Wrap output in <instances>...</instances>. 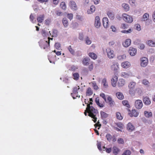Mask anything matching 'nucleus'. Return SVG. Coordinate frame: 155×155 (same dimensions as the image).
Returning a JSON list of instances; mask_svg holds the SVG:
<instances>
[{
  "mask_svg": "<svg viewBox=\"0 0 155 155\" xmlns=\"http://www.w3.org/2000/svg\"><path fill=\"white\" fill-rule=\"evenodd\" d=\"M86 111L88 114V115L94 119V122L95 123L97 119L96 116L98 113V110L95 109L93 106H90L89 104H87Z\"/></svg>",
  "mask_w": 155,
  "mask_h": 155,
  "instance_id": "1",
  "label": "nucleus"
},
{
  "mask_svg": "<svg viewBox=\"0 0 155 155\" xmlns=\"http://www.w3.org/2000/svg\"><path fill=\"white\" fill-rule=\"evenodd\" d=\"M122 17L124 20L128 23H131L133 21V18L132 16L126 13L123 14Z\"/></svg>",
  "mask_w": 155,
  "mask_h": 155,
  "instance_id": "2",
  "label": "nucleus"
},
{
  "mask_svg": "<svg viewBox=\"0 0 155 155\" xmlns=\"http://www.w3.org/2000/svg\"><path fill=\"white\" fill-rule=\"evenodd\" d=\"M79 89V86H77L73 88V93H71V95L74 99H76L78 97L80 98V96L78 95V91Z\"/></svg>",
  "mask_w": 155,
  "mask_h": 155,
  "instance_id": "3",
  "label": "nucleus"
},
{
  "mask_svg": "<svg viewBox=\"0 0 155 155\" xmlns=\"http://www.w3.org/2000/svg\"><path fill=\"white\" fill-rule=\"evenodd\" d=\"M39 46L41 48L45 49L49 47V43L45 40H41L39 42Z\"/></svg>",
  "mask_w": 155,
  "mask_h": 155,
  "instance_id": "4",
  "label": "nucleus"
},
{
  "mask_svg": "<svg viewBox=\"0 0 155 155\" xmlns=\"http://www.w3.org/2000/svg\"><path fill=\"white\" fill-rule=\"evenodd\" d=\"M106 52L108 57L110 58H112L114 57V51L109 48H107L106 49Z\"/></svg>",
  "mask_w": 155,
  "mask_h": 155,
  "instance_id": "5",
  "label": "nucleus"
},
{
  "mask_svg": "<svg viewBox=\"0 0 155 155\" xmlns=\"http://www.w3.org/2000/svg\"><path fill=\"white\" fill-rule=\"evenodd\" d=\"M140 65L141 66L145 67L148 63V59L146 57H143L141 58Z\"/></svg>",
  "mask_w": 155,
  "mask_h": 155,
  "instance_id": "6",
  "label": "nucleus"
},
{
  "mask_svg": "<svg viewBox=\"0 0 155 155\" xmlns=\"http://www.w3.org/2000/svg\"><path fill=\"white\" fill-rule=\"evenodd\" d=\"M135 106L137 109H141L143 107L142 101L140 100H137L135 102Z\"/></svg>",
  "mask_w": 155,
  "mask_h": 155,
  "instance_id": "7",
  "label": "nucleus"
},
{
  "mask_svg": "<svg viewBox=\"0 0 155 155\" xmlns=\"http://www.w3.org/2000/svg\"><path fill=\"white\" fill-rule=\"evenodd\" d=\"M69 5L70 7L72 10L75 11L78 9L77 6L74 1H70Z\"/></svg>",
  "mask_w": 155,
  "mask_h": 155,
  "instance_id": "8",
  "label": "nucleus"
},
{
  "mask_svg": "<svg viewBox=\"0 0 155 155\" xmlns=\"http://www.w3.org/2000/svg\"><path fill=\"white\" fill-rule=\"evenodd\" d=\"M90 59L88 57H86L82 59V63L84 65L87 66L91 63Z\"/></svg>",
  "mask_w": 155,
  "mask_h": 155,
  "instance_id": "9",
  "label": "nucleus"
},
{
  "mask_svg": "<svg viewBox=\"0 0 155 155\" xmlns=\"http://www.w3.org/2000/svg\"><path fill=\"white\" fill-rule=\"evenodd\" d=\"M117 80L118 77L117 76L115 75L111 79V83L113 87H115L116 86Z\"/></svg>",
  "mask_w": 155,
  "mask_h": 155,
  "instance_id": "10",
  "label": "nucleus"
},
{
  "mask_svg": "<svg viewBox=\"0 0 155 155\" xmlns=\"http://www.w3.org/2000/svg\"><path fill=\"white\" fill-rule=\"evenodd\" d=\"M101 25V23L100 21V18L99 16H96L95 18V27L98 28L100 27Z\"/></svg>",
  "mask_w": 155,
  "mask_h": 155,
  "instance_id": "11",
  "label": "nucleus"
},
{
  "mask_svg": "<svg viewBox=\"0 0 155 155\" xmlns=\"http://www.w3.org/2000/svg\"><path fill=\"white\" fill-rule=\"evenodd\" d=\"M137 49L132 47H130L128 51L130 55L132 56L135 55L137 53Z\"/></svg>",
  "mask_w": 155,
  "mask_h": 155,
  "instance_id": "12",
  "label": "nucleus"
},
{
  "mask_svg": "<svg viewBox=\"0 0 155 155\" xmlns=\"http://www.w3.org/2000/svg\"><path fill=\"white\" fill-rule=\"evenodd\" d=\"M106 103H109L110 105V106H114L115 104L114 101L113 100L112 98L110 96H108L107 97V99H106Z\"/></svg>",
  "mask_w": 155,
  "mask_h": 155,
  "instance_id": "13",
  "label": "nucleus"
},
{
  "mask_svg": "<svg viewBox=\"0 0 155 155\" xmlns=\"http://www.w3.org/2000/svg\"><path fill=\"white\" fill-rule=\"evenodd\" d=\"M103 24L104 27L107 28L108 25V20L107 18L104 17L103 19Z\"/></svg>",
  "mask_w": 155,
  "mask_h": 155,
  "instance_id": "14",
  "label": "nucleus"
},
{
  "mask_svg": "<svg viewBox=\"0 0 155 155\" xmlns=\"http://www.w3.org/2000/svg\"><path fill=\"white\" fill-rule=\"evenodd\" d=\"M129 114L131 117L134 116L136 117L138 116L139 113L135 109H133L131 112L129 113Z\"/></svg>",
  "mask_w": 155,
  "mask_h": 155,
  "instance_id": "15",
  "label": "nucleus"
},
{
  "mask_svg": "<svg viewBox=\"0 0 155 155\" xmlns=\"http://www.w3.org/2000/svg\"><path fill=\"white\" fill-rule=\"evenodd\" d=\"M130 66V63L129 62L126 61L122 63L121 66L124 68H129Z\"/></svg>",
  "mask_w": 155,
  "mask_h": 155,
  "instance_id": "16",
  "label": "nucleus"
},
{
  "mask_svg": "<svg viewBox=\"0 0 155 155\" xmlns=\"http://www.w3.org/2000/svg\"><path fill=\"white\" fill-rule=\"evenodd\" d=\"M143 101L144 103L147 105H149L151 103V101L149 97H145L143 99Z\"/></svg>",
  "mask_w": 155,
  "mask_h": 155,
  "instance_id": "17",
  "label": "nucleus"
},
{
  "mask_svg": "<svg viewBox=\"0 0 155 155\" xmlns=\"http://www.w3.org/2000/svg\"><path fill=\"white\" fill-rule=\"evenodd\" d=\"M119 68L118 64L116 63L112 65L111 67V69L115 72H117Z\"/></svg>",
  "mask_w": 155,
  "mask_h": 155,
  "instance_id": "18",
  "label": "nucleus"
},
{
  "mask_svg": "<svg viewBox=\"0 0 155 155\" xmlns=\"http://www.w3.org/2000/svg\"><path fill=\"white\" fill-rule=\"evenodd\" d=\"M131 42L130 39H126L124 43H123V45L124 47H127L130 45Z\"/></svg>",
  "mask_w": 155,
  "mask_h": 155,
  "instance_id": "19",
  "label": "nucleus"
},
{
  "mask_svg": "<svg viewBox=\"0 0 155 155\" xmlns=\"http://www.w3.org/2000/svg\"><path fill=\"white\" fill-rule=\"evenodd\" d=\"M93 94V91L91 88L89 87L86 90V94L87 96H90L92 95Z\"/></svg>",
  "mask_w": 155,
  "mask_h": 155,
  "instance_id": "20",
  "label": "nucleus"
},
{
  "mask_svg": "<svg viewBox=\"0 0 155 155\" xmlns=\"http://www.w3.org/2000/svg\"><path fill=\"white\" fill-rule=\"evenodd\" d=\"M127 129L129 130L132 131L134 130V127L131 123H129L127 126Z\"/></svg>",
  "mask_w": 155,
  "mask_h": 155,
  "instance_id": "21",
  "label": "nucleus"
},
{
  "mask_svg": "<svg viewBox=\"0 0 155 155\" xmlns=\"http://www.w3.org/2000/svg\"><path fill=\"white\" fill-rule=\"evenodd\" d=\"M113 153L115 155H117L120 152V149L116 146H114L112 148Z\"/></svg>",
  "mask_w": 155,
  "mask_h": 155,
  "instance_id": "22",
  "label": "nucleus"
},
{
  "mask_svg": "<svg viewBox=\"0 0 155 155\" xmlns=\"http://www.w3.org/2000/svg\"><path fill=\"white\" fill-rule=\"evenodd\" d=\"M125 84V81L124 79H121L119 80L118 83V86L119 87H121L124 85Z\"/></svg>",
  "mask_w": 155,
  "mask_h": 155,
  "instance_id": "23",
  "label": "nucleus"
},
{
  "mask_svg": "<svg viewBox=\"0 0 155 155\" xmlns=\"http://www.w3.org/2000/svg\"><path fill=\"white\" fill-rule=\"evenodd\" d=\"M100 114L101 118L103 119L107 118L108 116V114L102 111H101Z\"/></svg>",
  "mask_w": 155,
  "mask_h": 155,
  "instance_id": "24",
  "label": "nucleus"
},
{
  "mask_svg": "<svg viewBox=\"0 0 155 155\" xmlns=\"http://www.w3.org/2000/svg\"><path fill=\"white\" fill-rule=\"evenodd\" d=\"M45 17V15H41L38 17L37 18V20L38 21L39 23H41L44 20Z\"/></svg>",
  "mask_w": 155,
  "mask_h": 155,
  "instance_id": "25",
  "label": "nucleus"
},
{
  "mask_svg": "<svg viewBox=\"0 0 155 155\" xmlns=\"http://www.w3.org/2000/svg\"><path fill=\"white\" fill-rule=\"evenodd\" d=\"M95 10V8L94 5H91L90 8V9L88 10L87 11V13L89 14L93 13Z\"/></svg>",
  "mask_w": 155,
  "mask_h": 155,
  "instance_id": "26",
  "label": "nucleus"
},
{
  "mask_svg": "<svg viewBox=\"0 0 155 155\" xmlns=\"http://www.w3.org/2000/svg\"><path fill=\"white\" fill-rule=\"evenodd\" d=\"M147 45L150 46L155 47V41L152 40H149L147 42Z\"/></svg>",
  "mask_w": 155,
  "mask_h": 155,
  "instance_id": "27",
  "label": "nucleus"
},
{
  "mask_svg": "<svg viewBox=\"0 0 155 155\" xmlns=\"http://www.w3.org/2000/svg\"><path fill=\"white\" fill-rule=\"evenodd\" d=\"M95 101L97 104L100 107H103L104 105L103 104H101L99 102V99L98 97L95 98Z\"/></svg>",
  "mask_w": 155,
  "mask_h": 155,
  "instance_id": "28",
  "label": "nucleus"
},
{
  "mask_svg": "<svg viewBox=\"0 0 155 155\" xmlns=\"http://www.w3.org/2000/svg\"><path fill=\"white\" fill-rule=\"evenodd\" d=\"M89 56L92 59L95 60L97 57V55L93 52H90L88 54Z\"/></svg>",
  "mask_w": 155,
  "mask_h": 155,
  "instance_id": "29",
  "label": "nucleus"
},
{
  "mask_svg": "<svg viewBox=\"0 0 155 155\" xmlns=\"http://www.w3.org/2000/svg\"><path fill=\"white\" fill-rule=\"evenodd\" d=\"M144 114L145 116L147 118L151 117L152 116V113L151 112H149L147 111H145L144 112Z\"/></svg>",
  "mask_w": 155,
  "mask_h": 155,
  "instance_id": "30",
  "label": "nucleus"
},
{
  "mask_svg": "<svg viewBox=\"0 0 155 155\" xmlns=\"http://www.w3.org/2000/svg\"><path fill=\"white\" fill-rule=\"evenodd\" d=\"M107 15L110 19H113L114 18V14L111 11H108L107 12Z\"/></svg>",
  "mask_w": 155,
  "mask_h": 155,
  "instance_id": "31",
  "label": "nucleus"
},
{
  "mask_svg": "<svg viewBox=\"0 0 155 155\" xmlns=\"http://www.w3.org/2000/svg\"><path fill=\"white\" fill-rule=\"evenodd\" d=\"M136 85V83L134 82H131L128 85L129 89H134Z\"/></svg>",
  "mask_w": 155,
  "mask_h": 155,
  "instance_id": "32",
  "label": "nucleus"
},
{
  "mask_svg": "<svg viewBox=\"0 0 155 155\" xmlns=\"http://www.w3.org/2000/svg\"><path fill=\"white\" fill-rule=\"evenodd\" d=\"M116 96L120 100H122L124 98L123 94L120 92H117L116 93Z\"/></svg>",
  "mask_w": 155,
  "mask_h": 155,
  "instance_id": "33",
  "label": "nucleus"
},
{
  "mask_svg": "<svg viewBox=\"0 0 155 155\" xmlns=\"http://www.w3.org/2000/svg\"><path fill=\"white\" fill-rule=\"evenodd\" d=\"M149 15L147 13H145L143 16L142 21H145L147 20L149 18Z\"/></svg>",
  "mask_w": 155,
  "mask_h": 155,
  "instance_id": "34",
  "label": "nucleus"
},
{
  "mask_svg": "<svg viewBox=\"0 0 155 155\" xmlns=\"http://www.w3.org/2000/svg\"><path fill=\"white\" fill-rule=\"evenodd\" d=\"M122 6L126 11H127L129 10L130 7L129 5L127 4L123 3L122 4Z\"/></svg>",
  "mask_w": 155,
  "mask_h": 155,
  "instance_id": "35",
  "label": "nucleus"
},
{
  "mask_svg": "<svg viewBox=\"0 0 155 155\" xmlns=\"http://www.w3.org/2000/svg\"><path fill=\"white\" fill-rule=\"evenodd\" d=\"M122 103L124 106H125L128 108H130V105L128 101L127 100H125L123 101Z\"/></svg>",
  "mask_w": 155,
  "mask_h": 155,
  "instance_id": "36",
  "label": "nucleus"
},
{
  "mask_svg": "<svg viewBox=\"0 0 155 155\" xmlns=\"http://www.w3.org/2000/svg\"><path fill=\"white\" fill-rule=\"evenodd\" d=\"M67 49L73 55L75 54V51L74 49L71 47V46L70 45L67 47Z\"/></svg>",
  "mask_w": 155,
  "mask_h": 155,
  "instance_id": "37",
  "label": "nucleus"
},
{
  "mask_svg": "<svg viewBox=\"0 0 155 155\" xmlns=\"http://www.w3.org/2000/svg\"><path fill=\"white\" fill-rule=\"evenodd\" d=\"M116 117L119 120H121L123 119V117L121 115L120 113L119 112H117L116 113Z\"/></svg>",
  "mask_w": 155,
  "mask_h": 155,
  "instance_id": "38",
  "label": "nucleus"
},
{
  "mask_svg": "<svg viewBox=\"0 0 155 155\" xmlns=\"http://www.w3.org/2000/svg\"><path fill=\"white\" fill-rule=\"evenodd\" d=\"M102 84H103L104 87L105 88H107L108 87L107 80L106 78H104L103 79Z\"/></svg>",
  "mask_w": 155,
  "mask_h": 155,
  "instance_id": "39",
  "label": "nucleus"
},
{
  "mask_svg": "<svg viewBox=\"0 0 155 155\" xmlns=\"http://www.w3.org/2000/svg\"><path fill=\"white\" fill-rule=\"evenodd\" d=\"M73 79L75 80H78L79 79V75L78 73H75L73 74Z\"/></svg>",
  "mask_w": 155,
  "mask_h": 155,
  "instance_id": "40",
  "label": "nucleus"
},
{
  "mask_svg": "<svg viewBox=\"0 0 155 155\" xmlns=\"http://www.w3.org/2000/svg\"><path fill=\"white\" fill-rule=\"evenodd\" d=\"M62 23L65 27H67L68 25V22L66 18H64L62 20Z\"/></svg>",
  "mask_w": 155,
  "mask_h": 155,
  "instance_id": "41",
  "label": "nucleus"
},
{
  "mask_svg": "<svg viewBox=\"0 0 155 155\" xmlns=\"http://www.w3.org/2000/svg\"><path fill=\"white\" fill-rule=\"evenodd\" d=\"M58 31L56 29H53L52 32V37H56L58 34Z\"/></svg>",
  "mask_w": 155,
  "mask_h": 155,
  "instance_id": "42",
  "label": "nucleus"
},
{
  "mask_svg": "<svg viewBox=\"0 0 155 155\" xmlns=\"http://www.w3.org/2000/svg\"><path fill=\"white\" fill-rule=\"evenodd\" d=\"M89 66L88 67L89 70L90 71H92L93 68V62L91 61V63L88 65Z\"/></svg>",
  "mask_w": 155,
  "mask_h": 155,
  "instance_id": "43",
  "label": "nucleus"
},
{
  "mask_svg": "<svg viewBox=\"0 0 155 155\" xmlns=\"http://www.w3.org/2000/svg\"><path fill=\"white\" fill-rule=\"evenodd\" d=\"M142 83L144 85L147 86H149V82L146 79H144L142 80Z\"/></svg>",
  "mask_w": 155,
  "mask_h": 155,
  "instance_id": "44",
  "label": "nucleus"
},
{
  "mask_svg": "<svg viewBox=\"0 0 155 155\" xmlns=\"http://www.w3.org/2000/svg\"><path fill=\"white\" fill-rule=\"evenodd\" d=\"M112 135L109 134H107L106 136V137L107 138V140L109 141H110L112 138Z\"/></svg>",
  "mask_w": 155,
  "mask_h": 155,
  "instance_id": "45",
  "label": "nucleus"
},
{
  "mask_svg": "<svg viewBox=\"0 0 155 155\" xmlns=\"http://www.w3.org/2000/svg\"><path fill=\"white\" fill-rule=\"evenodd\" d=\"M121 76L124 78H127L129 76V74L125 72H122L121 74Z\"/></svg>",
  "mask_w": 155,
  "mask_h": 155,
  "instance_id": "46",
  "label": "nucleus"
},
{
  "mask_svg": "<svg viewBox=\"0 0 155 155\" xmlns=\"http://www.w3.org/2000/svg\"><path fill=\"white\" fill-rule=\"evenodd\" d=\"M131 153V152L129 150H125L122 155H130Z\"/></svg>",
  "mask_w": 155,
  "mask_h": 155,
  "instance_id": "47",
  "label": "nucleus"
},
{
  "mask_svg": "<svg viewBox=\"0 0 155 155\" xmlns=\"http://www.w3.org/2000/svg\"><path fill=\"white\" fill-rule=\"evenodd\" d=\"M61 7L63 9L65 10L66 9V6L64 2H62L60 4Z\"/></svg>",
  "mask_w": 155,
  "mask_h": 155,
  "instance_id": "48",
  "label": "nucleus"
},
{
  "mask_svg": "<svg viewBox=\"0 0 155 155\" xmlns=\"http://www.w3.org/2000/svg\"><path fill=\"white\" fill-rule=\"evenodd\" d=\"M116 125L120 128L123 129L124 127V125L121 123L119 122L115 124Z\"/></svg>",
  "mask_w": 155,
  "mask_h": 155,
  "instance_id": "49",
  "label": "nucleus"
},
{
  "mask_svg": "<svg viewBox=\"0 0 155 155\" xmlns=\"http://www.w3.org/2000/svg\"><path fill=\"white\" fill-rule=\"evenodd\" d=\"M86 43L87 45H90L91 43V41L90 40L88 36H87L85 39Z\"/></svg>",
  "mask_w": 155,
  "mask_h": 155,
  "instance_id": "50",
  "label": "nucleus"
},
{
  "mask_svg": "<svg viewBox=\"0 0 155 155\" xmlns=\"http://www.w3.org/2000/svg\"><path fill=\"white\" fill-rule=\"evenodd\" d=\"M129 93L131 95H134L135 93V91L134 90V89H129Z\"/></svg>",
  "mask_w": 155,
  "mask_h": 155,
  "instance_id": "51",
  "label": "nucleus"
},
{
  "mask_svg": "<svg viewBox=\"0 0 155 155\" xmlns=\"http://www.w3.org/2000/svg\"><path fill=\"white\" fill-rule=\"evenodd\" d=\"M54 46L55 48L57 49H59L61 47L60 44L58 42L55 43Z\"/></svg>",
  "mask_w": 155,
  "mask_h": 155,
  "instance_id": "52",
  "label": "nucleus"
},
{
  "mask_svg": "<svg viewBox=\"0 0 155 155\" xmlns=\"http://www.w3.org/2000/svg\"><path fill=\"white\" fill-rule=\"evenodd\" d=\"M30 19L31 21V22L32 23H34V20L35 19V18H34V17L33 16V15L32 14H31V15H30Z\"/></svg>",
  "mask_w": 155,
  "mask_h": 155,
  "instance_id": "53",
  "label": "nucleus"
},
{
  "mask_svg": "<svg viewBox=\"0 0 155 155\" xmlns=\"http://www.w3.org/2000/svg\"><path fill=\"white\" fill-rule=\"evenodd\" d=\"M73 15L71 13L68 14L67 15L68 18L70 19V20H71L73 18Z\"/></svg>",
  "mask_w": 155,
  "mask_h": 155,
  "instance_id": "54",
  "label": "nucleus"
},
{
  "mask_svg": "<svg viewBox=\"0 0 155 155\" xmlns=\"http://www.w3.org/2000/svg\"><path fill=\"white\" fill-rule=\"evenodd\" d=\"M100 96L104 100L105 102H106V98L105 97V95L103 93H101L100 94Z\"/></svg>",
  "mask_w": 155,
  "mask_h": 155,
  "instance_id": "55",
  "label": "nucleus"
},
{
  "mask_svg": "<svg viewBox=\"0 0 155 155\" xmlns=\"http://www.w3.org/2000/svg\"><path fill=\"white\" fill-rule=\"evenodd\" d=\"M117 141L119 143L123 144L124 143V140L122 138H119L117 140Z\"/></svg>",
  "mask_w": 155,
  "mask_h": 155,
  "instance_id": "56",
  "label": "nucleus"
},
{
  "mask_svg": "<svg viewBox=\"0 0 155 155\" xmlns=\"http://www.w3.org/2000/svg\"><path fill=\"white\" fill-rule=\"evenodd\" d=\"M129 2L131 5H135V4L136 3V1L135 0H129Z\"/></svg>",
  "mask_w": 155,
  "mask_h": 155,
  "instance_id": "57",
  "label": "nucleus"
},
{
  "mask_svg": "<svg viewBox=\"0 0 155 155\" xmlns=\"http://www.w3.org/2000/svg\"><path fill=\"white\" fill-rule=\"evenodd\" d=\"M79 38L81 40H83L84 39V35L82 33H80L79 36Z\"/></svg>",
  "mask_w": 155,
  "mask_h": 155,
  "instance_id": "58",
  "label": "nucleus"
},
{
  "mask_svg": "<svg viewBox=\"0 0 155 155\" xmlns=\"http://www.w3.org/2000/svg\"><path fill=\"white\" fill-rule=\"evenodd\" d=\"M94 125L95 126L96 128H97V127H98L97 128V129L98 130L99 129L100 127L101 126V124H99V121L97 122V123L95 124Z\"/></svg>",
  "mask_w": 155,
  "mask_h": 155,
  "instance_id": "59",
  "label": "nucleus"
},
{
  "mask_svg": "<svg viewBox=\"0 0 155 155\" xmlns=\"http://www.w3.org/2000/svg\"><path fill=\"white\" fill-rule=\"evenodd\" d=\"M128 25L125 24H122L121 25V28L122 29H125L127 28Z\"/></svg>",
  "mask_w": 155,
  "mask_h": 155,
  "instance_id": "60",
  "label": "nucleus"
},
{
  "mask_svg": "<svg viewBox=\"0 0 155 155\" xmlns=\"http://www.w3.org/2000/svg\"><path fill=\"white\" fill-rule=\"evenodd\" d=\"M132 31L131 29H129L128 30H123L122 31V32L125 33H130Z\"/></svg>",
  "mask_w": 155,
  "mask_h": 155,
  "instance_id": "61",
  "label": "nucleus"
},
{
  "mask_svg": "<svg viewBox=\"0 0 155 155\" xmlns=\"http://www.w3.org/2000/svg\"><path fill=\"white\" fill-rule=\"evenodd\" d=\"M97 147L98 149L100 151H101L102 149L101 148V142H98L97 144Z\"/></svg>",
  "mask_w": 155,
  "mask_h": 155,
  "instance_id": "62",
  "label": "nucleus"
},
{
  "mask_svg": "<svg viewBox=\"0 0 155 155\" xmlns=\"http://www.w3.org/2000/svg\"><path fill=\"white\" fill-rule=\"evenodd\" d=\"M126 55L125 54H123L122 55L120 56L119 57H118V58L120 59H125L126 58Z\"/></svg>",
  "mask_w": 155,
  "mask_h": 155,
  "instance_id": "63",
  "label": "nucleus"
},
{
  "mask_svg": "<svg viewBox=\"0 0 155 155\" xmlns=\"http://www.w3.org/2000/svg\"><path fill=\"white\" fill-rule=\"evenodd\" d=\"M136 29L138 31H140L141 30L140 26L139 24H137L136 25Z\"/></svg>",
  "mask_w": 155,
  "mask_h": 155,
  "instance_id": "64",
  "label": "nucleus"
}]
</instances>
